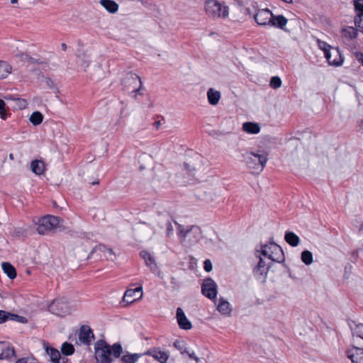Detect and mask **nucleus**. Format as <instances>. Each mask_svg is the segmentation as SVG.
Here are the masks:
<instances>
[{"instance_id": "nucleus-28", "label": "nucleus", "mask_w": 363, "mask_h": 363, "mask_svg": "<svg viewBox=\"0 0 363 363\" xmlns=\"http://www.w3.org/2000/svg\"><path fill=\"white\" fill-rule=\"evenodd\" d=\"M244 131L251 134H257L260 131V127L258 123L252 122H246L242 125Z\"/></svg>"}, {"instance_id": "nucleus-56", "label": "nucleus", "mask_w": 363, "mask_h": 363, "mask_svg": "<svg viewBox=\"0 0 363 363\" xmlns=\"http://www.w3.org/2000/svg\"><path fill=\"white\" fill-rule=\"evenodd\" d=\"M89 64L87 62H86L85 64H83L82 65V66H84V67H88Z\"/></svg>"}, {"instance_id": "nucleus-23", "label": "nucleus", "mask_w": 363, "mask_h": 363, "mask_svg": "<svg viewBox=\"0 0 363 363\" xmlns=\"http://www.w3.org/2000/svg\"><path fill=\"white\" fill-rule=\"evenodd\" d=\"M99 4L111 13H116L119 8L118 4L113 0H100Z\"/></svg>"}, {"instance_id": "nucleus-7", "label": "nucleus", "mask_w": 363, "mask_h": 363, "mask_svg": "<svg viewBox=\"0 0 363 363\" xmlns=\"http://www.w3.org/2000/svg\"><path fill=\"white\" fill-rule=\"evenodd\" d=\"M318 45L319 48L324 52L325 57L330 65L340 66L342 64L343 58L338 49H334L333 52H330L331 46L320 40H318Z\"/></svg>"}, {"instance_id": "nucleus-11", "label": "nucleus", "mask_w": 363, "mask_h": 363, "mask_svg": "<svg viewBox=\"0 0 363 363\" xmlns=\"http://www.w3.org/2000/svg\"><path fill=\"white\" fill-rule=\"evenodd\" d=\"M143 297V287L139 286L135 289H128L123 296V302L132 303Z\"/></svg>"}, {"instance_id": "nucleus-57", "label": "nucleus", "mask_w": 363, "mask_h": 363, "mask_svg": "<svg viewBox=\"0 0 363 363\" xmlns=\"http://www.w3.org/2000/svg\"><path fill=\"white\" fill-rule=\"evenodd\" d=\"M180 233H182V230H181V229H179V230H178V234H180Z\"/></svg>"}, {"instance_id": "nucleus-52", "label": "nucleus", "mask_w": 363, "mask_h": 363, "mask_svg": "<svg viewBox=\"0 0 363 363\" xmlns=\"http://www.w3.org/2000/svg\"><path fill=\"white\" fill-rule=\"evenodd\" d=\"M153 126L156 129H159L160 128V126H161V121H155L154 123H153Z\"/></svg>"}, {"instance_id": "nucleus-5", "label": "nucleus", "mask_w": 363, "mask_h": 363, "mask_svg": "<svg viewBox=\"0 0 363 363\" xmlns=\"http://www.w3.org/2000/svg\"><path fill=\"white\" fill-rule=\"evenodd\" d=\"M48 310L52 314L63 317L71 314L74 307L67 298L62 297L52 301L48 306Z\"/></svg>"}, {"instance_id": "nucleus-58", "label": "nucleus", "mask_w": 363, "mask_h": 363, "mask_svg": "<svg viewBox=\"0 0 363 363\" xmlns=\"http://www.w3.org/2000/svg\"><path fill=\"white\" fill-rule=\"evenodd\" d=\"M9 157H10L11 159H13V155H12V154H10Z\"/></svg>"}, {"instance_id": "nucleus-42", "label": "nucleus", "mask_w": 363, "mask_h": 363, "mask_svg": "<svg viewBox=\"0 0 363 363\" xmlns=\"http://www.w3.org/2000/svg\"><path fill=\"white\" fill-rule=\"evenodd\" d=\"M6 104L3 99H0V116L1 118L5 120L7 118V113L6 110Z\"/></svg>"}, {"instance_id": "nucleus-9", "label": "nucleus", "mask_w": 363, "mask_h": 363, "mask_svg": "<svg viewBox=\"0 0 363 363\" xmlns=\"http://www.w3.org/2000/svg\"><path fill=\"white\" fill-rule=\"evenodd\" d=\"M125 88L130 93H134V97L136 98L138 94H141L140 90L143 86L140 77L136 74L129 73L125 79Z\"/></svg>"}, {"instance_id": "nucleus-37", "label": "nucleus", "mask_w": 363, "mask_h": 363, "mask_svg": "<svg viewBox=\"0 0 363 363\" xmlns=\"http://www.w3.org/2000/svg\"><path fill=\"white\" fill-rule=\"evenodd\" d=\"M270 246H271V242H269V244L262 245L261 251L256 250V253L260 252V255H262L264 257H267L269 259H270V251H271Z\"/></svg>"}, {"instance_id": "nucleus-6", "label": "nucleus", "mask_w": 363, "mask_h": 363, "mask_svg": "<svg viewBox=\"0 0 363 363\" xmlns=\"http://www.w3.org/2000/svg\"><path fill=\"white\" fill-rule=\"evenodd\" d=\"M201 237V230L199 226L192 225L183 228V246L190 247L196 244Z\"/></svg>"}, {"instance_id": "nucleus-15", "label": "nucleus", "mask_w": 363, "mask_h": 363, "mask_svg": "<svg viewBox=\"0 0 363 363\" xmlns=\"http://www.w3.org/2000/svg\"><path fill=\"white\" fill-rule=\"evenodd\" d=\"M259 258L257 264L253 269V274L257 278H260L263 275H267L270 265L266 264L262 258L260 257V255H256Z\"/></svg>"}, {"instance_id": "nucleus-44", "label": "nucleus", "mask_w": 363, "mask_h": 363, "mask_svg": "<svg viewBox=\"0 0 363 363\" xmlns=\"http://www.w3.org/2000/svg\"><path fill=\"white\" fill-rule=\"evenodd\" d=\"M9 313L0 310V324L5 323L9 320Z\"/></svg>"}, {"instance_id": "nucleus-29", "label": "nucleus", "mask_w": 363, "mask_h": 363, "mask_svg": "<svg viewBox=\"0 0 363 363\" xmlns=\"http://www.w3.org/2000/svg\"><path fill=\"white\" fill-rule=\"evenodd\" d=\"M218 311L223 315H230L231 313V308H230V303L225 300L223 298H220L219 303L217 306Z\"/></svg>"}, {"instance_id": "nucleus-50", "label": "nucleus", "mask_w": 363, "mask_h": 363, "mask_svg": "<svg viewBox=\"0 0 363 363\" xmlns=\"http://www.w3.org/2000/svg\"><path fill=\"white\" fill-rule=\"evenodd\" d=\"M357 60L361 63V65L363 66V53L362 52H357L356 55Z\"/></svg>"}, {"instance_id": "nucleus-47", "label": "nucleus", "mask_w": 363, "mask_h": 363, "mask_svg": "<svg viewBox=\"0 0 363 363\" xmlns=\"http://www.w3.org/2000/svg\"><path fill=\"white\" fill-rule=\"evenodd\" d=\"M197 260L192 257H189V268L191 269H194L195 267L196 266Z\"/></svg>"}, {"instance_id": "nucleus-53", "label": "nucleus", "mask_w": 363, "mask_h": 363, "mask_svg": "<svg viewBox=\"0 0 363 363\" xmlns=\"http://www.w3.org/2000/svg\"><path fill=\"white\" fill-rule=\"evenodd\" d=\"M174 346L177 348V349H180L181 347V345H180V342L179 340H177L174 342Z\"/></svg>"}, {"instance_id": "nucleus-59", "label": "nucleus", "mask_w": 363, "mask_h": 363, "mask_svg": "<svg viewBox=\"0 0 363 363\" xmlns=\"http://www.w3.org/2000/svg\"><path fill=\"white\" fill-rule=\"evenodd\" d=\"M98 183H99V182H95L93 183V184H96Z\"/></svg>"}, {"instance_id": "nucleus-32", "label": "nucleus", "mask_w": 363, "mask_h": 363, "mask_svg": "<svg viewBox=\"0 0 363 363\" xmlns=\"http://www.w3.org/2000/svg\"><path fill=\"white\" fill-rule=\"evenodd\" d=\"M43 116L39 111L33 112L30 117V121L34 125H40L43 122Z\"/></svg>"}, {"instance_id": "nucleus-34", "label": "nucleus", "mask_w": 363, "mask_h": 363, "mask_svg": "<svg viewBox=\"0 0 363 363\" xmlns=\"http://www.w3.org/2000/svg\"><path fill=\"white\" fill-rule=\"evenodd\" d=\"M301 261L306 265L313 262V254L309 250H303L301 253Z\"/></svg>"}, {"instance_id": "nucleus-26", "label": "nucleus", "mask_w": 363, "mask_h": 363, "mask_svg": "<svg viewBox=\"0 0 363 363\" xmlns=\"http://www.w3.org/2000/svg\"><path fill=\"white\" fill-rule=\"evenodd\" d=\"M189 360L191 363H199V358L193 350H191L183 345V362Z\"/></svg>"}, {"instance_id": "nucleus-49", "label": "nucleus", "mask_w": 363, "mask_h": 363, "mask_svg": "<svg viewBox=\"0 0 363 363\" xmlns=\"http://www.w3.org/2000/svg\"><path fill=\"white\" fill-rule=\"evenodd\" d=\"M357 132L360 133L361 134H363V120H360L358 122Z\"/></svg>"}, {"instance_id": "nucleus-24", "label": "nucleus", "mask_w": 363, "mask_h": 363, "mask_svg": "<svg viewBox=\"0 0 363 363\" xmlns=\"http://www.w3.org/2000/svg\"><path fill=\"white\" fill-rule=\"evenodd\" d=\"M140 255L145 260L146 265L150 269L151 271L155 272L157 269V265L152 255L147 251H142L140 252Z\"/></svg>"}, {"instance_id": "nucleus-13", "label": "nucleus", "mask_w": 363, "mask_h": 363, "mask_svg": "<svg viewBox=\"0 0 363 363\" xmlns=\"http://www.w3.org/2000/svg\"><path fill=\"white\" fill-rule=\"evenodd\" d=\"M94 338L92 330L88 325H82L79 332V340L82 344L89 345Z\"/></svg>"}, {"instance_id": "nucleus-17", "label": "nucleus", "mask_w": 363, "mask_h": 363, "mask_svg": "<svg viewBox=\"0 0 363 363\" xmlns=\"http://www.w3.org/2000/svg\"><path fill=\"white\" fill-rule=\"evenodd\" d=\"M15 354L13 347L8 342H0V359H6Z\"/></svg>"}, {"instance_id": "nucleus-19", "label": "nucleus", "mask_w": 363, "mask_h": 363, "mask_svg": "<svg viewBox=\"0 0 363 363\" xmlns=\"http://www.w3.org/2000/svg\"><path fill=\"white\" fill-rule=\"evenodd\" d=\"M47 354L50 356L51 361L54 363H67V359L65 357H61V354L59 350L52 348H46Z\"/></svg>"}, {"instance_id": "nucleus-31", "label": "nucleus", "mask_w": 363, "mask_h": 363, "mask_svg": "<svg viewBox=\"0 0 363 363\" xmlns=\"http://www.w3.org/2000/svg\"><path fill=\"white\" fill-rule=\"evenodd\" d=\"M1 267H2L4 272L11 279H13L16 277V269L10 263L3 262L1 264Z\"/></svg>"}, {"instance_id": "nucleus-8", "label": "nucleus", "mask_w": 363, "mask_h": 363, "mask_svg": "<svg viewBox=\"0 0 363 363\" xmlns=\"http://www.w3.org/2000/svg\"><path fill=\"white\" fill-rule=\"evenodd\" d=\"M59 224L60 219L58 217L48 215L38 220L37 231L40 235H45L57 228Z\"/></svg>"}, {"instance_id": "nucleus-21", "label": "nucleus", "mask_w": 363, "mask_h": 363, "mask_svg": "<svg viewBox=\"0 0 363 363\" xmlns=\"http://www.w3.org/2000/svg\"><path fill=\"white\" fill-rule=\"evenodd\" d=\"M288 20L283 15L274 16L272 13V20L270 22V26L284 30V27L286 25Z\"/></svg>"}, {"instance_id": "nucleus-35", "label": "nucleus", "mask_w": 363, "mask_h": 363, "mask_svg": "<svg viewBox=\"0 0 363 363\" xmlns=\"http://www.w3.org/2000/svg\"><path fill=\"white\" fill-rule=\"evenodd\" d=\"M62 352L65 355H70L74 353V346L68 342H65L62 344Z\"/></svg>"}, {"instance_id": "nucleus-51", "label": "nucleus", "mask_w": 363, "mask_h": 363, "mask_svg": "<svg viewBox=\"0 0 363 363\" xmlns=\"http://www.w3.org/2000/svg\"><path fill=\"white\" fill-rule=\"evenodd\" d=\"M19 57L22 60H28L29 58L28 55L27 53H21L19 55Z\"/></svg>"}, {"instance_id": "nucleus-10", "label": "nucleus", "mask_w": 363, "mask_h": 363, "mask_svg": "<svg viewBox=\"0 0 363 363\" xmlns=\"http://www.w3.org/2000/svg\"><path fill=\"white\" fill-rule=\"evenodd\" d=\"M201 293L211 300L216 298L217 296L216 283L210 277L205 279L201 286Z\"/></svg>"}, {"instance_id": "nucleus-12", "label": "nucleus", "mask_w": 363, "mask_h": 363, "mask_svg": "<svg viewBox=\"0 0 363 363\" xmlns=\"http://www.w3.org/2000/svg\"><path fill=\"white\" fill-rule=\"evenodd\" d=\"M272 12L268 9H259L254 16L256 23L259 26H269Z\"/></svg>"}, {"instance_id": "nucleus-38", "label": "nucleus", "mask_w": 363, "mask_h": 363, "mask_svg": "<svg viewBox=\"0 0 363 363\" xmlns=\"http://www.w3.org/2000/svg\"><path fill=\"white\" fill-rule=\"evenodd\" d=\"M353 335H356L363 339V324L355 325L354 328H352Z\"/></svg>"}, {"instance_id": "nucleus-40", "label": "nucleus", "mask_w": 363, "mask_h": 363, "mask_svg": "<svg viewBox=\"0 0 363 363\" xmlns=\"http://www.w3.org/2000/svg\"><path fill=\"white\" fill-rule=\"evenodd\" d=\"M269 84L274 89L279 88L281 85V80L279 77H272Z\"/></svg>"}, {"instance_id": "nucleus-25", "label": "nucleus", "mask_w": 363, "mask_h": 363, "mask_svg": "<svg viewBox=\"0 0 363 363\" xmlns=\"http://www.w3.org/2000/svg\"><path fill=\"white\" fill-rule=\"evenodd\" d=\"M220 96V92L213 88H210L207 91L208 101L211 105L215 106L218 104Z\"/></svg>"}, {"instance_id": "nucleus-46", "label": "nucleus", "mask_w": 363, "mask_h": 363, "mask_svg": "<svg viewBox=\"0 0 363 363\" xmlns=\"http://www.w3.org/2000/svg\"><path fill=\"white\" fill-rule=\"evenodd\" d=\"M177 319L180 328H182V308L179 307L177 310Z\"/></svg>"}, {"instance_id": "nucleus-36", "label": "nucleus", "mask_w": 363, "mask_h": 363, "mask_svg": "<svg viewBox=\"0 0 363 363\" xmlns=\"http://www.w3.org/2000/svg\"><path fill=\"white\" fill-rule=\"evenodd\" d=\"M97 250H99V251L103 252L104 253V256L107 259H113V256L114 255H113V250L111 249L108 248L105 245H99L97 247Z\"/></svg>"}, {"instance_id": "nucleus-45", "label": "nucleus", "mask_w": 363, "mask_h": 363, "mask_svg": "<svg viewBox=\"0 0 363 363\" xmlns=\"http://www.w3.org/2000/svg\"><path fill=\"white\" fill-rule=\"evenodd\" d=\"M203 268H204L205 271L207 272H210L212 270L213 266H212V263H211V260L206 259L204 261Z\"/></svg>"}, {"instance_id": "nucleus-3", "label": "nucleus", "mask_w": 363, "mask_h": 363, "mask_svg": "<svg viewBox=\"0 0 363 363\" xmlns=\"http://www.w3.org/2000/svg\"><path fill=\"white\" fill-rule=\"evenodd\" d=\"M204 9L206 15L213 20L225 19L229 15V7L218 0H206Z\"/></svg>"}, {"instance_id": "nucleus-54", "label": "nucleus", "mask_w": 363, "mask_h": 363, "mask_svg": "<svg viewBox=\"0 0 363 363\" xmlns=\"http://www.w3.org/2000/svg\"><path fill=\"white\" fill-rule=\"evenodd\" d=\"M61 48H62V50L65 51L67 48V46L65 43H62Z\"/></svg>"}, {"instance_id": "nucleus-18", "label": "nucleus", "mask_w": 363, "mask_h": 363, "mask_svg": "<svg viewBox=\"0 0 363 363\" xmlns=\"http://www.w3.org/2000/svg\"><path fill=\"white\" fill-rule=\"evenodd\" d=\"M147 355L152 357L160 363H165L169 358V354L165 351H162L160 349H150L145 353Z\"/></svg>"}, {"instance_id": "nucleus-2", "label": "nucleus", "mask_w": 363, "mask_h": 363, "mask_svg": "<svg viewBox=\"0 0 363 363\" xmlns=\"http://www.w3.org/2000/svg\"><path fill=\"white\" fill-rule=\"evenodd\" d=\"M199 162L200 155L199 154L191 150L186 151L185 161L183 162V171H186L188 177L186 180H183V183L194 184L197 181L195 174Z\"/></svg>"}, {"instance_id": "nucleus-33", "label": "nucleus", "mask_w": 363, "mask_h": 363, "mask_svg": "<svg viewBox=\"0 0 363 363\" xmlns=\"http://www.w3.org/2000/svg\"><path fill=\"white\" fill-rule=\"evenodd\" d=\"M140 354H127L122 357V362L123 363H135L140 358Z\"/></svg>"}, {"instance_id": "nucleus-30", "label": "nucleus", "mask_w": 363, "mask_h": 363, "mask_svg": "<svg viewBox=\"0 0 363 363\" xmlns=\"http://www.w3.org/2000/svg\"><path fill=\"white\" fill-rule=\"evenodd\" d=\"M11 66L5 61H0V79H5L11 73Z\"/></svg>"}, {"instance_id": "nucleus-43", "label": "nucleus", "mask_w": 363, "mask_h": 363, "mask_svg": "<svg viewBox=\"0 0 363 363\" xmlns=\"http://www.w3.org/2000/svg\"><path fill=\"white\" fill-rule=\"evenodd\" d=\"M192 328L191 322L188 320L183 312V330H189Z\"/></svg>"}, {"instance_id": "nucleus-55", "label": "nucleus", "mask_w": 363, "mask_h": 363, "mask_svg": "<svg viewBox=\"0 0 363 363\" xmlns=\"http://www.w3.org/2000/svg\"><path fill=\"white\" fill-rule=\"evenodd\" d=\"M18 0H11V4H16Z\"/></svg>"}, {"instance_id": "nucleus-41", "label": "nucleus", "mask_w": 363, "mask_h": 363, "mask_svg": "<svg viewBox=\"0 0 363 363\" xmlns=\"http://www.w3.org/2000/svg\"><path fill=\"white\" fill-rule=\"evenodd\" d=\"M15 363H39L38 360L32 357H25L18 359Z\"/></svg>"}, {"instance_id": "nucleus-14", "label": "nucleus", "mask_w": 363, "mask_h": 363, "mask_svg": "<svg viewBox=\"0 0 363 363\" xmlns=\"http://www.w3.org/2000/svg\"><path fill=\"white\" fill-rule=\"evenodd\" d=\"M346 354L352 363H363V348L352 346L347 350Z\"/></svg>"}, {"instance_id": "nucleus-4", "label": "nucleus", "mask_w": 363, "mask_h": 363, "mask_svg": "<svg viewBox=\"0 0 363 363\" xmlns=\"http://www.w3.org/2000/svg\"><path fill=\"white\" fill-rule=\"evenodd\" d=\"M244 158L247 166L255 170L262 171L267 162V155L263 150L247 152Z\"/></svg>"}, {"instance_id": "nucleus-16", "label": "nucleus", "mask_w": 363, "mask_h": 363, "mask_svg": "<svg viewBox=\"0 0 363 363\" xmlns=\"http://www.w3.org/2000/svg\"><path fill=\"white\" fill-rule=\"evenodd\" d=\"M270 259L272 262H281L284 260V255L281 247L274 242H271Z\"/></svg>"}, {"instance_id": "nucleus-39", "label": "nucleus", "mask_w": 363, "mask_h": 363, "mask_svg": "<svg viewBox=\"0 0 363 363\" xmlns=\"http://www.w3.org/2000/svg\"><path fill=\"white\" fill-rule=\"evenodd\" d=\"M9 320H14L21 323H25L27 322V320L25 317L11 313H9Z\"/></svg>"}, {"instance_id": "nucleus-27", "label": "nucleus", "mask_w": 363, "mask_h": 363, "mask_svg": "<svg viewBox=\"0 0 363 363\" xmlns=\"http://www.w3.org/2000/svg\"><path fill=\"white\" fill-rule=\"evenodd\" d=\"M284 239L286 242L292 247H296L300 243V239L298 236L291 231L286 232Z\"/></svg>"}, {"instance_id": "nucleus-1", "label": "nucleus", "mask_w": 363, "mask_h": 363, "mask_svg": "<svg viewBox=\"0 0 363 363\" xmlns=\"http://www.w3.org/2000/svg\"><path fill=\"white\" fill-rule=\"evenodd\" d=\"M123 349L120 344L112 346L104 340H99L94 345V356L98 363H111L114 358H118Z\"/></svg>"}, {"instance_id": "nucleus-22", "label": "nucleus", "mask_w": 363, "mask_h": 363, "mask_svg": "<svg viewBox=\"0 0 363 363\" xmlns=\"http://www.w3.org/2000/svg\"><path fill=\"white\" fill-rule=\"evenodd\" d=\"M30 169L36 175H41L45 171V165L43 161L35 160L31 162Z\"/></svg>"}, {"instance_id": "nucleus-20", "label": "nucleus", "mask_w": 363, "mask_h": 363, "mask_svg": "<svg viewBox=\"0 0 363 363\" xmlns=\"http://www.w3.org/2000/svg\"><path fill=\"white\" fill-rule=\"evenodd\" d=\"M354 10L357 16L354 18V23L356 26H360L363 16V0H353Z\"/></svg>"}, {"instance_id": "nucleus-48", "label": "nucleus", "mask_w": 363, "mask_h": 363, "mask_svg": "<svg viewBox=\"0 0 363 363\" xmlns=\"http://www.w3.org/2000/svg\"><path fill=\"white\" fill-rule=\"evenodd\" d=\"M349 36L351 39L355 38L357 35V31L353 28H351L350 30L349 31Z\"/></svg>"}]
</instances>
